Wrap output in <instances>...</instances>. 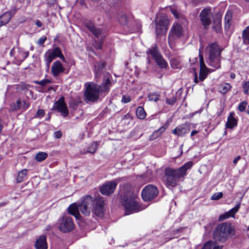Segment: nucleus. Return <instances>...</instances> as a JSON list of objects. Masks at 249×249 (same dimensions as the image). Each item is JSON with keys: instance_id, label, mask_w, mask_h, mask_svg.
<instances>
[{"instance_id": "f257e3e1", "label": "nucleus", "mask_w": 249, "mask_h": 249, "mask_svg": "<svg viewBox=\"0 0 249 249\" xmlns=\"http://www.w3.org/2000/svg\"><path fill=\"white\" fill-rule=\"evenodd\" d=\"M69 213L76 219L80 217L79 212L85 216H89L91 212L96 216L101 217L104 213V201L102 197L94 199L89 195H87L78 204L74 203L68 208Z\"/></svg>"}, {"instance_id": "f03ea898", "label": "nucleus", "mask_w": 249, "mask_h": 249, "mask_svg": "<svg viewBox=\"0 0 249 249\" xmlns=\"http://www.w3.org/2000/svg\"><path fill=\"white\" fill-rule=\"evenodd\" d=\"M193 165V162L189 161L177 169L166 168L164 172V183L166 186L169 188L176 186L179 178L184 177L186 175V171Z\"/></svg>"}, {"instance_id": "7ed1b4c3", "label": "nucleus", "mask_w": 249, "mask_h": 249, "mask_svg": "<svg viewBox=\"0 0 249 249\" xmlns=\"http://www.w3.org/2000/svg\"><path fill=\"white\" fill-rule=\"evenodd\" d=\"M110 83L108 79H107L105 83L102 85H98L92 82L86 83V89L84 93L86 100L92 102L97 101L101 93L108 90V85Z\"/></svg>"}, {"instance_id": "20e7f679", "label": "nucleus", "mask_w": 249, "mask_h": 249, "mask_svg": "<svg viewBox=\"0 0 249 249\" xmlns=\"http://www.w3.org/2000/svg\"><path fill=\"white\" fill-rule=\"evenodd\" d=\"M234 227L230 223L225 222L219 224L213 232L214 238L221 243H224L235 235Z\"/></svg>"}, {"instance_id": "39448f33", "label": "nucleus", "mask_w": 249, "mask_h": 249, "mask_svg": "<svg viewBox=\"0 0 249 249\" xmlns=\"http://www.w3.org/2000/svg\"><path fill=\"white\" fill-rule=\"evenodd\" d=\"M209 53L208 64L215 69L221 67V53L222 50L215 43L209 44L206 48Z\"/></svg>"}, {"instance_id": "423d86ee", "label": "nucleus", "mask_w": 249, "mask_h": 249, "mask_svg": "<svg viewBox=\"0 0 249 249\" xmlns=\"http://www.w3.org/2000/svg\"><path fill=\"white\" fill-rule=\"evenodd\" d=\"M136 197V196L133 194L130 188L124 189V195L122 196V203L124 207L126 214L138 211Z\"/></svg>"}, {"instance_id": "0eeeda50", "label": "nucleus", "mask_w": 249, "mask_h": 249, "mask_svg": "<svg viewBox=\"0 0 249 249\" xmlns=\"http://www.w3.org/2000/svg\"><path fill=\"white\" fill-rule=\"evenodd\" d=\"M57 226L60 231L66 233L72 231L74 228V224L71 217L64 215L57 221Z\"/></svg>"}, {"instance_id": "6e6552de", "label": "nucleus", "mask_w": 249, "mask_h": 249, "mask_svg": "<svg viewBox=\"0 0 249 249\" xmlns=\"http://www.w3.org/2000/svg\"><path fill=\"white\" fill-rule=\"evenodd\" d=\"M44 57L47 70L49 69L51 63L55 58L59 57L64 61L65 60L61 50L57 47L49 49L45 53Z\"/></svg>"}, {"instance_id": "1a4fd4ad", "label": "nucleus", "mask_w": 249, "mask_h": 249, "mask_svg": "<svg viewBox=\"0 0 249 249\" xmlns=\"http://www.w3.org/2000/svg\"><path fill=\"white\" fill-rule=\"evenodd\" d=\"M146 53L148 56L149 55L151 56L160 68L165 69L167 67L168 64L167 62L162 56L156 45L149 49Z\"/></svg>"}, {"instance_id": "9d476101", "label": "nucleus", "mask_w": 249, "mask_h": 249, "mask_svg": "<svg viewBox=\"0 0 249 249\" xmlns=\"http://www.w3.org/2000/svg\"><path fill=\"white\" fill-rule=\"evenodd\" d=\"M199 62H200V71L199 77L198 78L197 73L195 72L194 73V82L196 84L199 83V81H203L205 78L207 77L208 74V69L206 67L203 56L201 53L200 49L199 50Z\"/></svg>"}, {"instance_id": "9b49d317", "label": "nucleus", "mask_w": 249, "mask_h": 249, "mask_svg": "<svg viewBox=\"0 0 249 249\" xmlns=\"http://www.w3.org/2000/svg\"><path fill=\"white\" fill-rule=\"evenodd\" d=\"M156 23V33L157 35L165 34L168 29L169 24V19L165 16L157 17L155 19Z\"/></svg>"}, {"instance_id": "f8f14e48", "label": "nucleus", "mask_w": 249, "mask_h": 249, "mask_svg": "<svg viewBox=\"0 0 249 249\" xmlns=\"http://www.w3.org/2000/svg\"><path fill=\"white\" fill-rule=\"evenodd\" d=\"M159 193L157 187L153 185H148L145 187L142 192V198L145 201H149L154 199Z\"/></svg>"}, {"instance_id": "ddd939ff", "label": "nucleus", "mask_w": 249, "mask_h": 249, "mask_svg": "<svg viewBox=\"0 0 249 249\" xmlns=\"http://www.w3.org/2000/svg\"><path fill=\"white\" fill-rule=\"evenodd\" d=\"M212 13L209 8L202 10L199 15L200 21L205 28H208L212 23Z\"/></svg>"}, {"instance_id": "4468645a", "label": "nucleus", "mask_w": 249, "mask_h": 249, "mask_svg": "<svg viewBox=\"0 0 249 249\" xmlns=\"http://www.w3.org/2000/svg\"><path fill=\"white\" fill-rule=\"evenodd\" d=\"M182 35V29L181 26L178 23H175L173 24L169 36L168 43L171 45L172 38L179 37Z\"/></svg>"}, {"instance_id": "2eb2a0df", "label": "nucleus", "mask_w": 249, "mask_h": 249, "mask_svg": "<svg viewBox=\"0 0 249 249\" xmlns=\"http://www.w3.org/2000/svg\"><path fill=\"white\" fill-rule=\"evenodd\" d=\"M53 108L56 109L58 111L60 112L61 114L66 117L68 114V110L65 103L64 97H61L56 101L53 106Z\"/></svg>"}, {"instance_id": "dca6fc26", "label": "nucleus", "mask_w": 249, "mask_h": 249, "mask_svg": "<svg viewBox=\"0 0 249 249\" xmlns=\"http://www.w3.org/2000/svg\"><path fill=\"white\" fill-rule=\"evenodd\" d=\"M117 183L115 181H108L101 187L100 191L102 194L108 196L114 192Z\"/></svg>"}, {"instance_id": "f3484780", "label": "nucleus", "mask_w": 249, "mask_h": 249, "mask_svg": "<svg viewBox=\"0 0 249 249\" xmlns=\"http://www.w3.org/2000/svg\"><path fill=\"white\" fill-rule=\"evenodd\" d=\"M65 70V67L59 61L54 62L51 67V71L54 77H57L61 73L64 72Z\"/></svg>"}, {"instance_id": "a211bd4d", "label": "nucleus", "mask_w": 249, "mask_h": 249, "mask_svg": "<svg viewBox=\"0 0 249 249\" xmlns=\"http://www.w3.org/2000/svg\"><path fill=\"white\" fill-rule=\"evenodd\" d=\"M190 130V125L187 124H184L176 127L172 131L174 135L178 136H182L188 133Z\"/></svg>"}, {"instance_id": "6ab92c4d", "label": "nucleus", "mask_w": 249, "mask_h": 249, "mask_svg": "<svg viewBox=\"0 0 249 249\" xmlns=\"http://www.w3.org/2000/svg\"><path fill=\"white\" fill-rule=\"evenodd\" d=\"M35 247L36 249H47L48 245L46 236L44 235H42L36 238Z\"/></svg>"}, {"instance_id": "aec40b11", "label": "nucleus", "mask_w": 249, "mask_h": 249, "mask_svg": "<svg viewBox=\"0 0 249 249\" xmlns=\"http://www.w3.org/2000/svg\"><path fill=\"white\" fill-rule=\"evenodd\" d=\"M17 11V9L16 8H14L9 12L3 13L0 17V21L4 25L7 24L10 20L12 16L16 13Z\"/></svg>"}, {"instance_id": "412c9836", "label": "nucleus", "mask_w": 249, "mask_h": 249, "mask_svg": "<svg viewBox=\"0 0 249 249\" xmlns=\"http://www.w3.org/2000/svg\"><path fill=\"white\" fill-rule=\"evenodd\" d=\"M237 125V120L234 117V113L231 112L228 117L226 127L232 129Z\"/></svg>"}, {"instance_id": "4be33fe9", "label": "nucleus", "mask_w": 249, "mask_h": 249, "mask_svg": "<svg viewBox=\"0 0 249 249\" xmlns=\"http://www.w3.org/2000/svg\"><path fill=\"white\" fill-rule=\"evenodd\" d=\"M221 16L220 15H216L213 18V29L216 32H220L221 29Z\"/></svg>"}, {"instance_id": "5701e85b", "label": "nucleus", "mask_w": 249, "mask_h": 249, "mask_svg": "<svg viewBox=\"0 0 249 249\" xmlns=\"http://www.w3.org/2000/svg\"><path fill=\"white\" fill-rule=\"evenodd\" d=\"M167 127L164 125L160 127L158 130L155 131L149 137V141H153L159 138L166 130Z\"/></svg>"}, {"instance_id": "b1692460", "label": "nucleus", "mask_w": 249, "mask_h": 249, "mask_svg": "<svg viewBox=\"0 0 249 249\" xmlns=\"http://www.w3.org/2000/svg\"><path fill=\"white\" fill-rule=\"evenodd\" d=\"M87 27L96 37L101 36L102 31L100 29L95 27L92 23H87Z\"/></svg>"}, {"instance_id": "393cba45", "label": "nucleus", "mask_w": 249, "mask_h": 249, "mask_svg": "<svg viewBox=\"0 0 249 249\" xmlns=\"http://www.w3.org/2000/svg\"><path fill=\"white\" fill-rule=\"evenodd\" d=\"M28 170L24 169L19 171L17 177V182L18 183H20L23 181L27 175Z\"/></svg>"}, {"instance_id": "a878e982", "label": "nucleus", "mask_w": 249, "mask_h": 249, "mask_svg": "<svg viewBox=\"0 0 249 249\" xmlns=\"http://www.w3.org/2000/svg\"><path fill=\"white\" fill-rule=\"evenodd\" d=\"M222 246L217 245L213 242H207L202 247V249H222Z\"/></svg>"}, {"instance_id": "bb28decb", "label": "nucleus", "mask_w": 249, "mask_h": 249, "mask_svg": "<svg viewBox=\"0 0 249 249\" xmlns=\"http://www.w3.org/2000/svg\"><path fill=\"white\" fill-rule=\"evenodd\" d=\"M29 55V52H20L16 56V59L18 61V64L19 65Z\"/></svg>"}, {"instance_id": "cd10ccee", "label": "nucleus", "mask_w": 249, "mask_h": 249, "mask_svg": "<svg viewBox=\"0 0 249 249\" xmlns=\"http://www.w3.org/2000/svg\"><path fill=\"white\" fill-rule=\"evenodd\" d=\"M231 88V86L229 83H224L218 87V91L222 94L226 93Z\"/></svg>"}, {"instance_id": "c85d7f7f", "label": "nucleus", "mask_w": 249, "mask_h": 249, "mask_svg": "<svg viewBox=\"0 0 249 249\" xmlns=\"http://www.w3.org/2000/svg\"><path fill=\"white\" fill-rule=\"evenodd\" d=\"M232 12L230 11L227 12L225 17V25L226 28L230 27L232 18Z\"/></svg>"}, {"instance_id": "c756f323", "label": "nucleus", "mask_w": 249, "mask_h": 249, "mask_svg": "<svg viewBox=\"0 0 249 249\" xmlns=\"http://www.w3.org/2000/svg\"><path fill=\"white\" fill-rule=\"evenodd\" d=\"M97 143L96 142H93L92 143H91L90 145L88 148V150L87 151H81V153L83 154H85L87 153L94 154L97 151Z\"/></svg>"}, {"instance_id": "7c9ffc66", "label": "nucleus", "mask_w": 249, "mask_h": 249, "mask_svg": "<svg viewBox=\"0 0 249 249\" xmlns=\"http://www.w3.org/2000/svg\"><path fill=\"white\" fill-rule=\"evenodd\" d=\"M136 114L138 117L140 119H144L146 117V113L144 108L142 107H139L137 108Z\"/></svg>"}, {"instance_id": "2f4dec72", "label": "nucleus", "mask_w": 249, "mask_h": 249, "mask_svg": "<svg viewBox=\"0 0 249 249\" xmlns=\"http://www.w3.org/2000/svg\"><path fill=\"white\" fill-rule=\"evenodd\" d=\"M105 63L103 62L99 63H96L94 65V71L96 74V76L100 73L102 69L105 67Z\"/></svg>"}, {"instance_id": "473e14b6", "label": "nucleus", "mask_w": 249, "mask_h": 249, "mask_svg": "<svg viewBox=\"0 0 249 249\" xmlns=\"http://www.w3.org/2000/svg\"><path fill=\"white\" fill-rule=\"evenodd\" d=\"M48 156L47 153L43 152H38L36 156L35 159L36 161L40 162L45 160Z\"/></svg>"}, {"instance_id": "72a5a7b5", "label": "nucleus", "mask_w": 249, "mask_h": 249, "mask_svg": "<svg viewBox=\"0 0 249 249\" xmlns=\"http://www.w3.org/2000/svg\"><path fill=\"white\" fill-rule=\"evenodd\" d=\"M242 38L244 42L249 43V26H248L242 32Z\"/></svg>"}, {"instance_id": "f704fd0d", "label": "nucleus", "mask_w": 249, "mask_h": 249, "mask_svg": "<svg viewBox=\"0 0 249 249\" xmlns=\"http://www.w3.org/2000/svg\"><path fill=\"white\" fill-rule=\"evenodd\" d=\"M180 60L178 58L172 57L170 59V65L172 68L177 69L179 64Z\"/></svg>"}, {"instance_id": "c9c22d12", "label": "nucleus", "mask_w": 249, "mask_h": 249, "mask_svg": "<svg viewBox=\"0 0 249 249\" xmlns=\"http://www.w3.org/2000/svg\"><path fill=\"white\" fill-rule=\"evenodd\" d=\"M240 207V204L239 203L236 205L234 208L231 209L229 212H227L229 215L231 217H234L235 214L238 211Z\"/></svg>"}, {"instance_id": "e433bc0d", "label": "nucleus", "mask_w": 249, "mask_h": 249, "mask_svg": "<svg viewBox=\"0 0 249 249\" xmlns=\"http://www.w3.org/2000/svg\"><path fill=\"white\" fill-rule=\"evenodd\" d=\"M160 95L156 92L150 93L148 94V98L149 101H154L157 102L159 100Z\"/></svg>"}, {"instance_id": "4c0bfd02", "label": "nucleus", "mask_w": 249, "mask_h": 249, "mask_svg": "<svg viewBox=\"0 0 249 249\" xmlns=\"http://www.w3.org/2000/svg\"><path fill=\"white\" fill-rule=\"evenodd\" d=\"M223 196V193L222 192L216 193L213 194L211 198L212 200H218L222 198Z\"/></svg>"}, {"instance_id": "58836bf2", "label": "nucleus", "mask_w": 249, "mask_h": 249, "mask_svg": "<svg viewBox=\"0 0 249 249\" xmlns=\"http://www.w3.org/2000/svg\"><path fill=\"white\" fill-rule=\"evenodd\" d=\"M45 115V111L43 109H38L35 115V118H41L43 117Z\"/></svg>"}, {"instance_id": "ea45409f", "label": "nucleus", "mask_w": 249, "mask_h": 249, "mask_svg": "<svg viewBox=\"0 0 249 249\" xmlns=\"http://www.w3.org/2000/svg\"><path fill=\"white\" fill-rule=\"evenodd\" d=\"M243 89H244V92L246 94H249V81H246L243 85Z\"/></svg>"}, {"instance_id": "a19ab883", "label": "nucleus", "mask_w": 249, "mask_h": 249, "mask_svg": "<svg viewBox=\"0 0 249 249\" xmlns=\"http://www.w3.org/2000/svg\"><path fill=\"white\" fill-rule=\"evenodd\" d=\"M247 103L245 101H243L241 102L238 106V109L241 112H243L246 109V107L247 106Z\"/></svg>"}, {"instance_id": "79ce46f5", "label": "nucleus", "mask_w": 249, "mask_h": 249, "mask_svg": "<svg viewBox=\"0 0 249 249\" xmlns=\"http://www.w3.org/2000/svg\"><path fill=\"white\" fill-rule=\"evenodd\" d=\"M51 83V81L49 79H44L39 81H36L35 83L41 85V86H44L46 85Z\"/></svg>"}, {"instance_id": "37998d69", "label": "nucleus", "mask_w": 249, "mask_h": 249, "mask_svg": "<svg viewBox=\"0 0 249 249\" xmlns=\"http://www.w3.org/2000/svg\"><path fill=\"white\" fill-rule=\"evenodd\" d=\"M120 23L122 25H125L127 23V18L125 15H122L119 18Z\"/></svg>"}, {"instance_id": "c03bdc74", "label": "nucleus", "mask_w": 249, "mask_h": 249, "mask_svg": "<svg viewBox=\"0 0 249 249\" xmlns=\"http://www.w3.org/2000/svg\"><path fill=\"white\" fill-rule=\"evenodd\" d=\"M176 101V97L175 96H173L171 98L166 99V103L168 105H172Z\"/></svg>"}, {"instance_id": "a18cd8bd", "label": "nucleus", "mask_w": 249, "mask_h": 249, "mask_svg": "<svg viewBox=\"0 0 249 249\" xmlns=\"http://www.w3.org/2000/svg\"><path fill=\"white\" fill-rule=\"evenodd\" d=\"M22 104V102H21L20 100H18L16 102V104L14 105V109L17 110L20 109L21 107Z\"/></svg>"}, {"instance_id": "49530a36", "label": "nucleus", "mask_w": 249, "mask_h": 249, "mask_svg": "<svg viewBox=\"0 0 249 249\" xmlns=\"http://www.w3.org/2000/svg\"><path fill=\"white\" fill-rule=\"evenodd\" d=\"M47 37L46 36H42L38 39L37 43L38 45L41 46L44 43Z\"/></svg>"}, {"instance_id": "de8ad7c7", "label": "nucleus", "mask_w": 249, "mask_h": 249, "mask_svg": "<svg viewBox=\"0 0 249 249\" xmlns=\"http://www.w3.org/2000/svg\"><path fill=\"white\" fill-rule=\"evenodd\" d=\"M131 101L130 96L126 95H123L122 99V102L124 103H129Z\"/></svg>"}, {"instance_id": "09e8293b", "label": "nucleus", "mask_w": 249, "mask_h": 249, "mask_svg": "<svg viewBox=\"0 0 249 249\" xmlns=\"http://www.w3.org/2000/svg\"><path fill=\"white\" fill-rule=\"evenodd\" d=\"M230 217V216L229 215L228 213H227V212L224 213V214H221L219 216V221H223L225 219H226Z\"/></svg>"}, {"instance_id": "8fccbe9b", "label": "nucleus", "mask_w": 249, "mask_h": 249, "mask_svg": "<svg viewBox=\"0 0 249 249\" xmlns=\"http://www.w3.org/2000/svg\"><path fill=\"white\" fill-rule=\"evenodd\" d=\"M94 46L97 49H101L102 48V43L101 41H95L94 43Z\"/></svg>"}, {"instance_id": "3c124183", "label": "nucleus", "mask_w": 249, "mask_h": 249, "mask_svg": "<svg viewBox=\"0 0 249 249\" xmlns=\"http://www.w3.org/2000/svg\"><path fill=\"white\" fill-rule=\"evenodd\" d=\"M54 137L56 139H59L62 136V133L60 131H57L53 133Z\"/></svg>"}, {"instance_id": "603ef678", "label": "nucleus", "mask_w": 249, "mask_h": 249, "mask_svg": "<svg viewBox=\"0 0 249 249\" xmlns=\"http://www.w3.org/2000/svg\"><path fill=\"white\" fill-rule=\"evenodd\" d=\"M171 12L176 18H177L179 17L178 13L176 9L172 8L171 9Z\"/></svg>"}, {"instance_id": "864d4df0", "label": "nucleus", "mask_w": 249, "mask_h": 249, "mask_svg": "<svg viewBox=\"0 0 249 249\" xmlns=\"http://www.w3.org/2000/svg\"><path fill=\"white\" fill-rule=\"evenodd\" d=\"M23 107L24 109H27L30 106V103L29 102H27L25 101L22 102Z\"/></svg>"}, {"instance_id": "5fc2aeb1", "label": "nucleus", "mask_w": 249, "mask_h": 249, "mask_svg": "<svg viewBox=\"0 0 249 249\" xmlns=\"http://www.w3.org/2000/svg\"><path fill=\"white\" fill-rule=\"evenodd\" d=\"M47 1L48 4L52 5L56 3L57 0H47Z\"/></svg>"}, {"instance_id": "6e6d98bb", "label": "nucleus", "mask_w": 249, "mask_h": 249, "mask_svg": "<svg viewBox=\"0 0 249 249\" xmlns=\"http://www.w3.org/2000/svg\"><path fill=\"white\" fill-rule=\"evenodd\" d=\"M240 159H241V156H237L236 158H235L233 159V163L234 164V165H235L236 164V163L238 162V161L239 160H240Z\"/></svg>"}, {"instance_id": "4d7b16f0", "label": "nucleus", "mask_w": 249, "mask_h": 249, "mask_svg": "<svg viewBox=\"0 0 249 249\" xmlns=\"http://www.w3.org/2000/svg\"><path fill=\"white\" fill-rule=\"evenodd\" d=\"M36 26L38 27H41L42 25V23L41 22V21L39 20H37L36 22Z\"/></svg>"}, {"instance_id": "13d9d810", "label": "nucleus", "mask_w": 249, "mask_h": 249, "mask_svg": "<svg viewBox=\"0 0 249 249\" xmlns=\"http://www.w3.org/2000/svg\"><path fill=\"white\" fill-rule=\"evenodd\" d=\"M198 132L197 130H193L191 132V136H193L196 134Z\"/></svg>"}, {"instance_id": "bf43d9fd", "label": "nucleus", "mask_w": 249, "mask_h": 249, "mask_svg": "<svg viewBox=\"0 0 249 249\" xmlns=\"http://www.w3.org/2000/svg\"><path fill=\"white\" fill-rule=\"evenodd\" d=\"M230 77L232 79H234L235 77V74L233 73H231L230 74Z\"/></svg>"}, {"instance_id": "052dcab7", "label": "nucleus", "mask_w": 249, "mask_h": 249, "mask_svg": "<svg viewBox=\"0 0 249 249\" xmlns=\"http://www.w3.org/2000/svg\"><path fill=\"white\" fill-rule=\"evenodd\" d=\"M6 204H7V203H6V202L0 203V207L4 206L6 205Z\"/></svg>"}, {"instance_id": "680f3d73", "label": "nucleus", "mask_w": 249, "mask_h": 249, "mask_svg": "<svg viewBox=\"0 0 249 249\" xmlns=\"http://www.w3.org/2000/svg\"><path fill=\"white\" fill-rule=\"evenodd\" d=\"M247 112L249 114V106H248L247 108Z\"/></svg>"}, {"instance_id": "e2e57ef3", "label": "nucleus", "mask_w": 249, "mask_h": 249, "mask_svg": "<svg viewBox=\"0 0 249 249\" xmlns=\"http://www.w3.org/2000/svg\"><path fill=\"white\" fill-rule=\"evenodd\" d=\"M246 191H247V190H246L244 193H243V195H242V196H241V200L242 199L243 197V196H244V195H245V193L246 192Z\"/></svg>"}, {"instance_id": "0e129e2a", "label": "nucleus", "mask_w": 249, "mask_h": 249, "mask_svg": "<svg viewBox=\"0 0 249 249\" xmlns=\"http://www.w3.org/2000/svg\"><path fill=\"white\" fill-rule=\"evenodd\" d=\"M247 2H249V0H244Z\"/></svg>"}, {"instance_id": "69168bd1", "label": "nucleus", "mask_w": 249, "mask_h": 249, "mask_svg": "<svg viewBox=\"0 0 249 249\" xmlns=\"http://www.w3.org/2000/svg\"><path fill=\"white\" fill-rule=\"evenodd\" d=\"M194 0L195 1V0Z\"/></svg>"}]
</instances>
